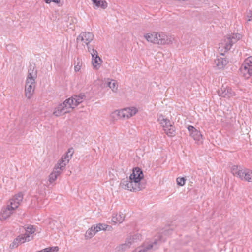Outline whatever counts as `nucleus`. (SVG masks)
Segmentation results:
<instances>
[{
  "instance_id": "26",
  "label": "nucleus",
  "mask_w": 252,
  "mask_h": 252,
  "mask_svg": "<svg viewBox=\"0 0 252 252\" xmlns=\"http://www.w3.org/2000/svg\"><path fill=\"white\" fill-rule=\"evenodd\" d=\"M124 218L125 216L123 213L119 214V215L116 214L115 216H113L112 221L115 223H116L117 222L122 223L124 221Z\"/></svg>"
},
{
  "instance_id": "2",
  "label": "nucleus",
  "mask_w": 252,
  "mask_h": 252,
  "mask_svg": "<svg viewBox=\"0 0 252 252\" xmlns=\"http://www.w3.org/2000/svg\"><path fill=\"white\" fill-rule=\"evenodd\" d=\"M120 186L124 189L131 191H139L145 188L144 185H142L141 183L135 184L133 180L130 179V177L129 179L127 177L126 179H123L121 181Z\"/></svg>"
},
{
  "instance_id": "30",
  "label": "nucleus",
  "mask_w": 252,
  "mask_h": 252,
  "mask_svg": "<svg viewBox=\"0 0 252 252\" xmlns=\"http://www.w3.org/2000/svg\"><path fill=\"white\" fill-rule=\"evenodd\" d=\"M125 109L127 110L126 111V113L127 114V118L132 117V116L135 115L136 113V112H137L136 108L135 107L128 108H126Z\"/></svg>"
},
{
  "instance_id": "25",
  "label": "nucleus",
  "mask_w": 252,
  "mask_h": 252,
  "mask_svg": "<svg viewBox=\"0 0 252 252\" xmlns=\"http://www.w3.org/2000/svg\"><path fill=\"white\" fill-rule=\"evenodd\" d=\"M96 233L94 225L86 231L85 236L86 239H90L93 237Z\"/></svg>"
},
{
  "instance_id": "15",
  "label": "nucleus",
  "mask_w": 252,
  "mask_h": 252,
  "mask_svg": "<svg viewBox=\"0 0 252 252\" xmlns=\"http://www.w3.org/2000/svg\"><path fill=\"white\" fill-rule=\"evenodd\" d=\"M91 55L92 56V62L94 67L102 62L101 59L98 56L97 51L96 50H93Z\"/></svg>"
},
{
  "instance_id": "36",
  "label": "nucleus",
  "mask_w": 252,
  "mask_h": 252,
  "mask_svg": "<svg viewBox=\"0 0 252 252\" xmlns=\"http://www.w3.org/2000/svg\"><path fill=\"white\" fill-rule=\"evenodd\" d=\"M18 240L19 239L17 238L14 240L13 242L10 245V248L11 249L16 248L19 244H20Z\"/></svg>"
},
{
  "instance_id": "10",
  "label": "nucleus",
  "mask_w": 252,
  "mask_h": 252,
  "mask_svg": "<svg viewBox=\"0 0 252 252\" xmlns=\"http://www.w3.org/2000/svg\"><path fill=\"white\" fill-rule=\"evenodd\" d=\"M23 195L22 193L19 192L16 194L12 199L10 200V204L12 206H10L12 208H17L18 207L20 202L22 201Z\"/></svg>"
},
{
  "instance_id": "6",
  "label": "nucleus",
  "mask_w": 252,
  "mask_h": 252,
  "mask_svg": "<svg viewBox=\"0 0 252 252\" xmlns=\"http://www.w3.org/2000/svg\"><path fill=\"white\" fill-rule=\"evenodd\" d=\"M144 175L142 170L136 167L133 170L132 173L130 174L129 177L130 180H133L135 184L141 183L142 185H144L141 180L143 178Z\"/></svg>"
},
{
  "instance_id": "37",
  "label": "nucleus",
  "mask_w": 252,
  "mask_h": 252,
  "mask_svg": "<svg viewBox=\"0 0 252 252\" xmlns=\"http://www.w3.org/2000/svg\"><path fill=\"white\" fill-rule=\"evenodd\" d=\"M44 250L46 252H57L59 250L58 247H52L44 249Z\"/></svg>"
},
{
  "instance_id": "1",
  "label": "nucleus",
  "mask_w": 252,
  "mask_h": 252,
  "mask_svg": "<svg viewBox=\"0 0 252 252\" xmlns=\"http://www.w3.org/2000/svg\"><path fill=\"white\" fill-rule=\"evenodd\" d=\"M144 37L149 42L160 45L170 44L173 39L171 36L162 32L148 33L144 35Z\"/></svg>"
},
{
  "instance_id": "14",
  "label": "nucleus",
  "mask_w": 252,
  "mask_h": 252,
  "mask_svg": "<svg viewBox=\"0 0 252 252\" xmlns=\"http://www.w3.org/2000/svg\"><path fill=\"white\" fill-rule=\"evenodd\" d=\"M69 160V157L68 156H64L62 157L61 159H60L56 165L55 167H58L59 170L61 172L64 169L65 165Z\"/></svg>"
},
{
  "instance_id": "42",
  "label": "nucleus",
  "mask_w": 252,
  "mask_h": 252,
  "mask_svg": "<svg viewBox=\"0 0 252 252\" xmlns=\"http://www.w3.org/2000/svg\"><path fill=\"white\" fill-rule=\"evenodd\" d=\"M247 17L249 18L248 21H250L252 19V11H249L247 12Z\"/></svg>"
},
{
  "instance_id": "17",
  "label": "nucleus",
  "mask_w": 252,
  "mask_h": 252,
  "mask_svg": "<svg viewBox=\"0 0 252 252\" xmlns=\"http://www.w3.org/2000/svg\"><path fill=\"white\" fill-rule=\"evenodd\" d=\"M92 1L94 9L101 8L105 9L107 7V3L105 0H92Z\"/></svg>"
},
{
  "instance_id": "22",
  "label": "nucleus",
  "mask_w": 252,
  "mask_h": 252,
  "mask_svg": "<svg viewBox=\"0 0 252 252\" xmlns=\"http://www.w3.org/2000/svg\"><path fill=\"white\" fill-rule=\"evenodd\" d=\"M61 174V171L59 170L58 167H55L53 171L50 174L49 176V181L52 183L56 180L58 176Z\"/></svg>"
},
{
  "instance_id": "8",
  "label": "nucleus",
  "mask_w": 252,
  "mask_h": 252,
  "mask_svg": "<svg viewBox=\"0 0 252 252\" xmlns=\"http://www.w3.org/2000/svg\"><path fill=\"white\" fill-rule=\"evenodd\" d=\"M218 94L219 95L223 97H230L235 95V93L231 88L223 85L220 89L218 90Z\"/></svg>"
},
{
  "instance_id": "24",
  "label": "nucleus",
  "mask_w": 252,
  "mask_h": 252,
  "mask_svg": "<svg viewBox=\"0 0 252 252\" xmlns=\"http://www.w3.org/2000/svg\"><path fill=\"white\" fill-rule=\"evenodd\" d=\"M131 241H129V239H126L125 243L122 244L117 247V250L118 251L123 252L126 250L127 248H129L131 245Z\"/></svg>"
},
{
  "instance_id": "28",
  "label": "nucleus",
  "mask_w": 252,
  "mask_h": 252,
  "mask_svg": "<svg viewBox=\"0 0 252 252\" xmlns=\"http://www.w3.org/2000/svg\"><path fill=\"white\" fill-rule=\"evenodd\" d=\"M164 131L168 136L173 137L176 135L175 128L173 126L165 129Z\"/></svg>"
},
{
  "instance_id": "4",
  "label": "nucleus",
  "mask_w": 252,
  "mask_h": 252,
  "mask_svg": "<svg viewBox=\"0 0 252 252\" xmlns=\"http://www.w3.org/2000/svg\"><path fill=\"white\" fill-rule=\"evenodd\" d=\"M73 100L67 99L63 103L59 105L56 108L53 114L56 116H60L69 112V109L72 108Z\"/></svg>"
},
{
  "instance_id": "35",
  "label": "nucleus",
  "mask_w": 252,
  "mask_h": 252,
  "mask_svg": "<svg viewBox=\"0 0 252 252\" xmlns=\"http://www.w3.org/2000/svg\"><path fill=\"white\" fill-rule=\"evenodd\" d=\"M241 72L243 74L244 77L245 78H247V79L249 78L252 74V73H250V74H249V75L248 76V73L249 72H248L247 70H244V66H243V65H242L241 68Z\"/></svg>"
},
{
  "instance_id": "32",
  "label": "nucleus",
  "mask_w": 252,
  "mask_h": 252,
  "mask_svg": "<svg viewBox=\"0 0 252 252\" xmlns=\"http://www.w3.org/2000/svg\"><path fill=\"white\" fill-rule=\"evenodd\" d=\"M25 229L26 231L25 233H27L29 235L30 234H32V233H33L35 230V229L33 227V226L32 225H29L26 227Z\"/></svg>"
},
{
  "instance_id": "45",
  "label": "nucleus",
  "mask_w": 252,
  "mask_h": 252,
  "mask_svg": "<svg viewBox=\"0 0 252 252\" xmlns=\"http://www.w3.org/2000/svg\"><path fill=\"white\" fill-rule=\"evenodd\" d=\"M80 69V65L77 64L76 66H75L74 70H75V72L79 71Z\"/></svg>"
},
{
  "instance_id": "33",
  "label": "nucleus",
  "mask_w": 252,
  "mask_h": 252,
  "mask_svg": "<svg viewBox=\"0 0 252 252\" xmlns=\"http://www.w3.org/2000/svg\"><path fill=\"white\" fill-rule=\"evenodd\" d=\"M161 125L163 126V130H165V129H166L168 127L173 126L172 123L170 122V121L169 119H166L165 122H164V124Z\"/></svg>"
},
{
  "instance_id": "11",
  "label": "nucleus",
  "mask_w": 252,
  "mask_h": 252,
  "mask_svg": "<svg viewBox=\"0 0 252 252\" xmlns=\"http://www.w3.org/2000/svg\"><path fill=\"white\" fill-rule=\"evenodd\" d=\"M10 206H12L10 204L7 205L6 208H3L1 212V216L3 219L6 220L13 213V211L16 208H11Z\"/></svg>"
},
{
  "instance_id": "7",
  "label": "nucleus",
  "mask_w": 252,
  "mask_h": 252,
  "mask_svg": "<svg viewBox=\"0 0 252 252\" xmlns=\"http://www.w3.org/2000/svg\"><path fill=\"white\" fill-rule=\"evenodd\" d=\"M93 39L94 35L93 33L89 32H81L77 37L76 40L77 42L82 41L85 45L88 46Z\"/></svg>"
},
{
  "instance_id": "44",
  "label": "nucleus",
  "mask_w": 252,
  "mask_h": 252,
  "mask_svg": "<svg viewBox=\"0 0 252 252\" xmlns=\"http://www.w3.org/2000/svg\"><path fill=\"white\" fill-rule=\"evenodd\" d=\"M87 47L88 52H89L91 54L93 52V50H94V48L93 47H91V46L89 45V44L88 45V46H87Z\"/></svg>"
},
{
  "instance_id": "19",
  "label": "nucleus",
  "mask_w": 252,
  "mask_h": 252,
  "mask_svg": "<svg viewBox=\"0 0 252 252\" xmlns=\"http://www.w3.org/2000/svg\"><path fill=\"white\" fill-rule=\"evenodd\" d=\"M126 110L124 109L121 110H116L112 113V117L115 119L127 118Z\"/></svg>"
},
{
  "instance_id": "48",
  "label": "nucleus",
  "mask_w": 252,
  "mask_h": 252,
  "mask_svg": "<svg viewBox=\"0 0 252 252\" xmlns=\"http://www.w3.org/2000/svg\"><path fill=\"white\" fill-rule=\"evenodd\" d=\"M221 56H224V54L223 53H221Z\"/></svg>"
},
{
  "instance_id": "13",
  "label": "nucleus",
  "mask_w": 252,
  "mask_h": 252,
  "mask_svg": "<svg viewBox=\"0 0 252 252\" xmlns=\"http://www.w3.org/2000/svg\"><path fill=\"white\" fill-rule=\"evenodd\" d=\"M36 77L37 70H35L34 66H33L32 64H31L29 66V68L28 69V73L27 79L30 80L32 82H34Z\"/></svg>"
},
{
  "instance_id": "40",
  "label": "nucleus",
  "mask_w": 252,
  "mask_h": 252,
  "mask_svg": "<svg viewBox=\"0 0 252 252\" xmlns=\"http://www.w3.org/2000/svg\"><path fill=\"white\" fill-rule=\"evenodd\" d=\"M46 3H50L51 2L59 4L60 2V0H44Z\"/></svg>"
},
{
  "instance_id": "34",
  "label": "nucleus",
  "mask_w": 252,
  "mask_h": 252,
  "mask_svg": "<svg viewBox=\"0 0 252 252\" xmlns=\"http://www.w3.org/2000/svg\"><path fill=\"white\" fill-rule=\"evenodd\" d=\"M176 181L179 186H182L185 184L186 179L184 177H178Z\"/></svg>"
},
{
  "instance_id": "20",
  "label": "nucleus",
  "mask_w": 252,
  "mask_h": 252,
  "mask_svg": "<svg viewBox=\"0 0 252 252\" xmlns=\"http://www.w3.org/2000/svg\"><path fill=\"white\" fill-rule=\"evenodd\" d=\"M233 39H235L234 37H232V38L231 37H227L225 39L224 43H221L222 45H224L223 47L225 49L224 52L228 51L232 47V46L234 43Z\"/></svg>"
},
{
  "instance_id": "5",
  "label": "nucleus",
  "mask_w": 252,
  "mask_h": 252,
  "mask_svg": "<svg viewBox=\"0 0 252 252\" xmlns=\"http://www.w3.org/2000/svg\"><path fill=\"white\" fill-rule=\"evenodd\" d=\"M163 237L160 234L157 236L154 241L152 243H144L140 248L142 252H150L152 250H155L158 248V245L159 242L164 241Z\"/></svg>"
},
{
  "instance_id": "31",
  "label": "nucleus",
  "mask_w": 252,
  "mask_h": 252,
  "mask_svg": "<svg viewBox=\"0 0 252 252\" xmlns=\"http://www.w3.org/2000/svg\"><path fill=\"white\" fill-rule=\"evenodd\" d=\"M30 237V235L29 234H27V233H25L23 235H19L18 237H17L18 239H19V241L20 244H22L24 243L26 241H29V238Z\"/></svg>"
},
{
  "instance_id": "12",
  "label": "nucleus",
  "mask_w": 252,
  "mask_h": 252,
  "mask_svg": "<svg viewBox=\"0 0 252 252\" xmlns=\"http://www.w3.org/2000/svg\"><path fill=\"white\" fill-rule=\"evenodd\" d=\"M228 63V60L226 58L218 57L214 60V63L219 69L223 68Z\"/></svg>"
},
{
  "instance_id": "21",
  "label": "nucleus",
  "mask_w": 252,
  "mask_h": 252,
  "mask_svg": "<svg viewBox=\"0 0 252 252\" xmlns=\"http://www.w3.org/2000/svg\"><path fill=\"white\" fill-rule=\"evenodd\" d=\"M95 231L97 233L100 230L104 231H111L112 230V227L110 225H108L104 223H98L96 225H94Z\"/></svg>"
},
{
  "instance_id": "27",
  "label": "nucleus",
  "mask_w": 252,
  "mask_h": 252,
  "mask_svg": "<svg viewBox=\"0 0 252 252\" xmlns=\"http://www.w3.org/2000/svg\"><path fill=\"white\" fill-rule=\"evenodd\" d=\"M190 135L196 141H199L202 137L201 132L196 129L190 134Z\"/></svg>"
},
{
  "instance_id": "18",
  "label": "nucleus",
  "mask_w": 252,
  "mask_h": 252,
  "mask_svg": "<svg viewBox=\"0 0 252 252\" xmlns=\"http://www.w3.org/2000/svg\"><path fill=\"white\" fill-rule=\"evenodd\" d=\"M242 65L244 66V70H247L249 72L248 74L252 73V56H250L246 59Z\"/></svg>"
},
{
  "instance_id": "39",
  "label": "nucleus",
  "mask_w": 252,
  "mask_h": 252,
  "mask_svg": "<svg viewBox=\"0 0 252 252\" xmlns=\"http://www.w3.org/2000/svg\"><path fill=\"white\" fill-rule=\"evenodd\" d=\"M166 120V118H165L162 115H161L158 119V121L159 122L161 125L163 124Z\"/></svg>"
},
{
  "instance_id": "29",
  "label": "nucleus",
  "mask_w": 252,
  "mask_h": 252,
  "mask_svg": "<svg viewBox=\"0 0 252 252\" xmlns=\"http://www.w3.org/2000/svg\"><path fill=\"white\" fill-rule=\"evenodd\" d=\"M141 238V235L139 233L134 234L130 235L126 239H129V241H131V245L137 241L140 240Z\"/></svg>"
},
{
  "instance_id": "46",
  "label": "nucleus",
  "mask_w": 252,
  "mask_h": 252,
  "mask_svg": "<svg viewBox=\"0 0 252 252\" xmlns=\"http://www.w3.org/2000/svg\"><path fill=\"white\" fill-rule=\"evenodd\" d=\"M133 252H142L140 248V247L137 248L135 249V250Z\"/></svg>"
},
{
  "instance_id": "38",
  "label": "nucleus",
  "mask_w": 252,
  "mask_h": 252,
  "mask_svg": "<svg viewBox=\"0 0 252 252\" xmlns=\"http://www.w3.org/2000/svg\"><path fill=\"white\" fill-rule=\"evenodd\" d=\"M74 153V150L73 148H70L68 150L65 156H68L69 157V158L70 159L71 156H72Z\"/></svg>"
},
{
  "instance_id": "9",
  "label": "nucleus",
  "mask_w": 252,
  "mask_h": 252,
  "mask_svg": "<svg viewBox=\"0 0 252 252\" xmlns=\"http://www.w3.org/2000/svg\"><path fill=\"white\" fill-rule=\"evenodd\" d=\"M34 83L35 81L34 82H32L30 80H26L25 85V96L28 99H30L32 95V93L34 90L32 85Z\"/></svg>"
},
{
  "instance_id": "41",
  "label": "nucleus",
  "mask_w": 252,
  "mask_h": 252,
  "mask_svg": "<svg viewBox=\"0 0 252 252\" xmlns=\"http://www.w3.org/2000/svg\"><path fill=\"white\" fill-rule=\"evenodd\" d=\"M188 129L190 134L191 133H192V131L195 130L196 129L192 126L189 125L188 127Z\"/></svg>"
},
{
  "instance_id": "23",
  "label": "nucleus",
  "mask_w": 252,
  "mask_h": 252,
  "mask_svg": "<svg viewBox=\"0 0 252 252\" xmlns=\"http://www.w3.org/2000/svg\"><path fill=\"white\" fill-rule=\"evenodd\" d=\"M106 84H107V86L109 87L113 92L116 93L117 92L118 85L115 80H112L109 81V80L108 79Z\"/></svg>"
},
{
  "instance_id": "43",
  "label": "nucleus",
  "mask_w": 252,
  "mask_h": 252,
  "mask_svg": "<svg viewBox=\"0 0 252 252\" xmlns=\"http://www.w3.org/2000/svg\"><path fill=\"white\" fill-rule=\"evenodd\" d=\"M172 231V229H167L164 231L163 233L165 235H170Z\"/></svg>"
},
{
  "instance_id": "47",
  "label": "nucleus",
  "mask_w": 252,
  "mask_h": 252,
  "mask_svg": "<svg viewBox=\"0 0 252 252\" xmlns=\"http://www.w3.org/2000/svg\"><path fill=\"white\" fill-rule=\"evenodd\" d=\"M36 252H45V251L44 250V249L42 250H41V251H38Z\"/></svg>"
},
{
  "instance_id": "3",
  "label": "nucleus",
  "mask_w": 252,
  "mask_h": 252,
  "mask_svg": "<svg viewBox=\"0 0 252 252\" xmlns=\"http://www.w3.org/2000/svg\"><path fill=\"white\" fill-rule=\"evenodd\" d=\"M231 172L234 175L239 177L241 180L252 182V170H245L243 171L241 169L240 166L233 165L231 167Z\"/></svg>"
},
{
  "instance_id": "16",
  "label": "nucleus",
  "mask_w": 252,
  "mask_h": 252,
  "mask_svg": "<svg viewBox=\"0 0 252 252\" xmlns=\"http://www.w3.org/2000/svg\"><path fill=\"white\" fill-rule=\"evenodd\" d=\"M85 97V95L84 94H80L78 95H74L72 96L69 99L73 100V104H72V108L74 107L77 106L80 103H81Z\"/></svg>"
}]
</instances>
